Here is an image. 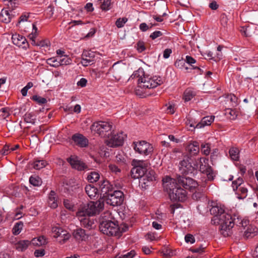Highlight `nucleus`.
<instances>
[{"instance_id": "nucleus-4", "label": "nucleus", "mask_w": 258, "mask_h": 258, "mask_svg": "<svg viewBox=\"0 0 258 258\" xmlns=\"http://www.w3.org/2000/svg\"><path fill=\"white\" fill-rule=\"evenodd\" d=\"M127 229L121 228L118 226L117 222L115 221H100L99 229L101 232L108 236H114L120 237L122 232H125Z\"/></svg>"}, {"instance_id": "nucleus-24", "label": "nucleus", "mask_w": 258, "mask_h": 258, "mask_svg": "<svg viewBox=\"0 0 258 258\" xmlns=\"http://www.w3.org/2000/svg\"><path fill=\"white\" fill-rule=\"evenodd\" d=\"M73 235L74 238L78 241H86L89 236L84 229L81 228L74 230Z\"/></svg>"}, {"instance_id": "nucleus-58", "label": "nucleus", "mask_w": 258, "mask_h": 258, "mask_svg": "<svg viewBox=\"0 0 258 258\" xmlns=\"http://www.w3.org/2000/svg\"><path fill=\"white\" fill-rule=\"evenodd\" d=\"M162 253H163V255L167 258H169L173 255L172 251L167 247L163 249Z\"/></svg>"}, {"instance_id": "nucleus-38", "label": "nucleus", "mask_w": 258, "mask_h": 258, "mask_svg": "<svg viewBox=\"0 0 258 258\" xmlns=\"http://www.w3.org/2000/svg\"><path fill=\"white\" fill-rule=\"evenodd\" d=\"M196 94V92L194 90L188 88L185 91L183 98L185 101H188L194 98Z\"/></svg>"}, {"instance_id": "nucleus-36", "label": "nucleus", "mask_w": 258, "mask_h": 258, "mask_svg": "<svg viewBox=\"0 0 258 258\" xmlns=\"http://www.w3.org/2000/svg\"><path fill=\"white\" fill-rule=\"evenodd\" d=\"M108 170L112 174L119 175L121 172V170L119 166L115 164L110 163L108 165Z\"/></svg>"}, {"instance_id": "nucleus-39", "label": "nucleus", "mask_w": 258, "mask_h": 258, "mask_svg": "<svg viewBox=\"0 0 258 258\" xmlns=\"http://www.w3.org/2000/svg\"><path fill=\"white\" fill-rule=\"evenodd\" d=\"M99 178L100 175L99 173L95 171L91 172L87 176L88 180L91 183L96 182Z\"/></svg>"}, {"instance_id": "nucleus-57", "label": "nucleus", "mask_w": 258, "mask_h": 258, "mask_svg": "<svg viewBox=\"0 0 258 258\" xmlns=\"http://www.w3.org/2000/svg\"><path fill=\"white\" fill-rule=\"evenodd\" d=\"M116 162L118 164H124L125 163V159L121 154H117L116 156Z\"/></svg>"}, {"instance_id": "nucleus-10", "label": "nucleus", "mask_w": 258, "mask_h": 258, "mask_svg": "<svg viewBox=\"0 0 258 258\" xmlns=\"http://www.w3.org/2000/svg\"><path fill=\"white\" fill-rule=\"evenodd\" d=\"M126 135L122 132L119 133H111L105 141L106 144L109 147L114 148L122 145Z\"/></svg>"}, {"instance_id": "nucleus-14", "label": "nucleus", "mask_w": 258, "mask_h": 258, "mask_svg": "<svg viewBox=\"0 0 258 258\" xmlns=\"http://www.w3.org/2000/svg\"><path fill=\"white\" fill-rule=\"evenodd\" d=\"M169 196L173 201L183 202L186 199V192L185 189L178 186L174 188L172 192H169Z\"/></svg>"}, {"instance_id": "nucleus-48", "label": "nucleus", "mask_w": 258, "mask_h": 258, "mask_svg": "<svg viewBox=\"0 0 258 258\" xmlns=\"http://www.w3.org/2000/svg\"><path fill=\"white\" fill-rule=\"evenodd\" d=\"M29 182L34 186H39L41 184V180L38 176H32L29 178Z\"/></svg>"}, {"instance_id": "nucleus-49", "label": "nucleus", "mask_w": 258, "mask_h": 258, "mask_svg": "<svg viewBox=\"0 0 258 258\" xmlns=\"http://www.w3.org/2000/svg\"><path fill=\"white\" fill-rule=\"evenodd\" d=\"M100 5V8L103 11H108L110 9L111 0H103Z\"/></svg>"}, {"instance_id": "nucleus-18", "label": "nucleus", "mask_w": 258, "mask_h": 258, "mask_svg": "<svg viewBox=\"0 0 258 258\" xmlns=\"http://www.w3.org/2000/svg\"><path fill=\"white\" fill-rule=\"evenodd\" d=\"M123 66L119 62L114 63L110 68L107 74H112L116 80L119 81L121 79V74L123 72Z\"/></svg>"}, {"instance_id": "nucleus-53", "label": "nucleus", "mask_w": 258, "mask_h": 258, "mask_svg": "<svg viewBox=\"0 0 258 258\" xmlns=\"http://www.w3.org/2000/svg\"><path fill=\"white\" fill-rule=\"evenodd\" d=\"M32 100L35 101L40 104H43L47 102V100L45 98L37 95H34L32 97Z\"/></svg>"}, {"instance_id": "nucleus-33", "label": "nucleus", "mask_w": 258, "mask_h": 258, "mask_svg": "<svg viewBox=\"0 0 258 258\" xmlns=\"http://www.w3.org/2000/svg\"><path fill=\"white\" fill-rule=\"evenodd\" d=\"M235 191L236 194L237 195V198L239 199H243L247 196V189L245 185L239 187Z\"/></svg>"}, {"instance_id": "nucleus-54", "label": "nucleus", "mask_w": 258, "mask_h": 258, "mask_svg": "<svg viewBox=\"0 0 258 258\" xmlns=\"http://www.w3.org/2000/svg\"><path fill=\"white\" fill-rule=\"evenodd\" d=\"M50 45V43L49 40L47 39L44 40H38L37 41V46L40 47H48Z\"/></svg>"}, {"instance_id": "nucleus-23", "label": "nucleus", "mask_w": 258, "mask_h": 258, "mask_svg": "<svg viewBox=\"0 0 258 258\" xmlns=\"http://www.w3.org/2000/svg\"><path fill=\"white\" fill-rule=\"evenodd\" d=\"M72 139L76 145L80 147H86L88 146V139L82 134H76L72 136Z\"/></svg>"}, {"instance_id": "nucleus-59", "label": "nucleus", "mask_w": 258, "mask_h": 258, "mask_svg": "<svg viewBox=\"0 0 258 258\" xmlns=\"http://www.w3.org/2000/svg\"><path fill=\"white\" fill-rule=\"evenodd\" d=\"M228 19L227 16L225 14H222L220 17V22L221 25L223 27H226L227 25Z\"/></svg>"}, {"instance_id": "nucleus-28", "label": "nucleus", "mask_w": 258, "mask_h": 258, "mask_svg": "<svg viewBox=\"0 0 258 258\" xmlns=\"http://www.w3.org/2000/svg\"><path fill=\"white\" fill-rule=\"evenodd\" d=\"M214 116H207L203 117L200 122L197 124L195 128H201L206 125H210L213 122Z\"/></svg>"}, {"instance_id": "nucleus-29", "label": "nucleus", "mask_w": 258, "mask_h": 258, "mask_svg": "<svg viewBox=\"0 0 258 258\" xmlns=\"http://www.w3.org/2000/svg\"><path fill=\"white\" fill-rule=\"evenodd\" d=\"M48 203L51 208L55 209L58 207L57 198L55 192L53 190L49 193Z\"/></svg>"}, {"instance_id": "nucleus-32", "label": "nucleus", "mask_w": 258, "mask_h": 258, "mask_svg": "<svg viewBox=\"0 0 258 258\" xmlns=\"http://www.w3.org/2000/svg\"><path fill=\"white\" fill-rule=\"evenodd\" d=\"M34 246H42L47 243V240L44 236H40L37 238H34L31 241V243Z\"/></svg>"}, {"instance_id": "nucleus-37", "label": "nucleus", "mask_w": 258, "mask_h": 258, "mask_svg": "<svg viewBox=\"0 0 258 258\" xmlns=\"http://www.w3.org/2000/svg\"><path fill=\"white\" fill-rule=\"evenodd\" d=\"M58 58V63L60 66L62 65H68L71 63V59L67 55L57 56Z\"/></svg>"}, {"instance_id": "nucleus-51", "label": "nucleus", "mask_w": 258, "mask_h": 258, "mask_svg": "<svg viewBox=\"0 0 258 258\" xmlns=\"http://www.w3.org/2000/svg\"><path fill=\"white\" fill-rule=\"evenodd\" d=\"M127 21V19L125 17L119 18L117 19L115 25L117 28H121L123 27L125 23Z\"/></svg>"}, {"instance_id": "nucleus-62", "label": "nucleus", "mask_w": 258, "mask_h": 258, "mask_svg": "<svg viewBox=\"0 0 258 258\" xmlns=\"http://www.w3.org/2000/svg\"><path fill=\"white\" fill-rule=\"evenodd\" d=\"M181 153V150L179 148H174L170 153V157L172 158H175L177 155Z\"/></svg>"}, {"instance_id": "nucleus-19", "label": "nucleus", "mask_w": 258, "mask_h": 258, "mask_svg": "<svg viewBox=\"0 0 258 258\" xmlns=\"http://www.w3.org/2000/svg\"><path fill=\"white\" fill-rule=\"evenodd\" d=\"M18 14L14 10L9 11L8 10L3 9L0 14L1 22L8 24L10 23L12 18L15 17Z\"/></svg>"}, {"instance_id": "nucleus-7", "label": "nucleus", "mask_w": 258, "mask_h": 258, "mask_svg": "<svg viewBox=\"0 0 258 258\" xmlns=\"http://www.w3.org/2000/svg\"><path fill=\"white\" fill-rule=\"evenodd\" d=\"M133 148L136 152L144 156L151 155L153 151V146L145 141L134 142Z\"/></svg>"}, {"instance_id": "nucleus-26", "label": "nucleus", "mask_w": 258, "mask_h": 258, "mask_svg": "<svg viewBox=\"0 0 258 258\" xmlns=\"http://www.w3.org/2000/svg\"><path fill=\"white\" fill-rule=\"evenodd\" d=\"M82 226L88 229H91L94 224L93 219H90V216H77Z\"/></svg>"}, {"instance_id": "nucleus-13", "label": "nucleus", "mask_w": 258, "mask_h": 258, "mask_svg": "<svg viewBox=\"0 0 258 258\" xmlns=\"http://www.w3.org/2000/svg\"><path fill=\"white\" fill-rule=\"evenodd\" d=\"M177 180L180 185H182L185 189L190 191L194 190L198 186V182L190 177L179 176Z\"/></svg>"}, {"instance_id": "nucleus-8", "label": "nucleus", "mask_w": 258, "mask_h": 258, "mask_svg": "<svg viewBox=\"0 0 258 258\" xmlns=\"http://www.w3.org/2000/svg\"><path fill=\"white\" fill-rule=\"evenodd\" d=\"M123 194L120 190H114L105 198L107 204L115 207L120 205L123 201Z\"/></svg>"}, {"instance_id": "nucleus-25", "label": "nucleus", "mask_w": 258, "mask_h": 258, "mask_svg": "<svg viewBox=\"0 0 258 258\" xmlns=\"http://www.w3.org/2000/svg\"><path fill=\"white\" fill-rule=\"evenodd\" d=\"M186 151L190 156L198 155L200 152L199 144L197 141L189 143L186 147Z\"/></svg>"}, {"instance_id": "nucleus-52", "label": "nucleus", "mask_w": 258, "mask_h": 258, "mask_svg": "<svg viewBox=\"0 0 258 258\" xmlns=\"http://www.w3.org/2000/svg\"><path fill=\"white\" fill-rule=\"evenodd\" d=\"M150 26L147 25L145 23H142L140 25V29L143 32L146 31L149 28H151L153 26H156L157 24L156 23L152 24L151 23L150 24Z\"/></svg>"}, {"instance_id": "nucleus-17", "label": "nucleus", "mask_w": 258, "mask_h": 258, "mask_svg": "<svg viewBox=\"0 0 258 258\" xmlns=\"http://www.w3.org/2000/svg\"><path fill=\"white\" fill-rule=\"evenodd\" d=\"M163 186L164 189L168 192H172L174 188H177L179 186L178 183L176 182L175 179L172 178L169 176H166L162 179Z\"/></svg>"}, {"instance_id": "nucleus-56", "label": "nucleus", "mask_w": 258, "mask_h": 258, "mask_svg": "<svg viewBox=\"0 0 258 258\" xmlns=\"http://www.w3.org/2000/svg\"><path fill=\"white\" fill-rule=\"evenodd\" d=\"M185 63V60L182 58L176 60L174 63V65L177 68L182 69L184 68Z\"/></svg>"}, {"instance_id": "nucleus-15", "label": "nucleus", "mask_w": 258, "mask_h": 258, "mask_svg": "<svg viewBox=\"0 0 258 258\" xmlns=\"http://www.w3.org/2000/svg\"><path fill=\"white\" fill-rule=\"evenodd\" d=\"M52 232L54 234L53 237L59 238L58 241L61 244L64 243L71 237L70 234L66 230L60 227H53L52 228Z\"/></svg>"}, {"instance_id": "nucleus-1", "label": "nucleus", "mask_w": 258, "mask_h": 258, "mask_svg": "<svg viewBox=\"0 0 258 258\" xmlns=\"http://www.w3.org/2000/svg\"><path fill=\"white\" fill-rule=\"evenodd\" d=\"M210 211L213 215L211 223L213 225H220V233L224 237L231 235L234 225L244 226L248 223L247 219H242L236 215L232 216L228 214L225 211L224 206L221 205L213 206Z\"/></svg>"}, {"instance_id": "nucleus-63", "label": "nucleus", "mask_w": 258, "mask_h": 258, "mask_svg": "<svg viewBox=\"0 0 258 258\" xmlns=\"http://www.w3.org/2000/svg\"><path fill=\"white\" fill-rule=\"evenodd\" d=\"M185 241L187 243H194L195 242V239L194 236L190 234H187L185 236Z\"/></svg>"}, {"instance_id": "nucleus-22", "label": "nucleus", "mask_w": 258, "mask_h": 258, "mask_svg": "<svg viewBox=\"0 0 258 258\" xmlns=\"http://www.w3.org/2000/svg\"><path fill=\"white\" fill-rule=\"evenodd\" d=\"M68 161L73 168L76 169L78 170H84L87 168V166L84 162L79 160L76 157L71 156L68 159Z\"/></svg>"}, {"instance_id": "nucleus-46", "label": "nucleus", "mask_w": 258, "mask_h": 258, "mask_svg": "<svg viewBox=\"0 0 258 258\" xmlns=\"http://www.w3.org/2000/svg\"><path fill=\"white\" fill-rule=\"evenodd\" d=\"M201 152L203 154L206 156L209 155L211 152L210 144L209 143L202 144L201 145Z\"/></svg>"}, {"instance_id": "nucleus-12", "label": "nucleus", "mask_w": 258, "mask_h": 258, "mask_svg": "<svg viewBox=\"0 0 258 258\" xmlns=\"http://www.w3.org/2000/svg\"><path fill=\"white\" fill-rule=\"evenodd\" d=\"M201 164L200 165V170L201 172L205 174L209 180H214L216 173L214 171L213 168L209 164V160L207 158H200Z\"/></svg>"}, {"instance_id": "nucleus-27", "label": "nucleus", "mask_w": 258, "mask_h": 258, "mask_svg": "<svg viewBox=\"0 0 258 258\" xmlns=\"http://www.w3.org/2000/svg\"><path fill=\"white\" fill-rule=\"evenodd\" d=\"M99 189L103 195V198H105L108 194L112 192V188L108 181L103 180L101 184L99 185Z\"/></svg>"}, {"instance_id": "nucleus-16", "label": "nucleus", "mask_w": 258, "mask_h": 258, "mask_svg": "<svg viewBox=\"0 0 258 258\" xmlns=\"http://www.w3.org/2000/svg\"><path fill=\"white\" fill-rule=\"evenodd\" d=\"M95 52L91 50H84L82 54L81 63L87 67L93 64L95 61Z\"/></svg>"}, {"instance_id": "nucleus-34", "label": "nucleus", "mask_w": 258, "mask_h": 258, "mask_svg": "<svg viewBox=\"0 0 258 258\" xmlns=\"http://www.w3.org/2000/svg\"><path fill=\"white\" fill-rule=\"evenodd\" d=\"M25 122L34 124L36 120V115L33 112H27L24 115Z\"/></svg>"}, {"instance_id": "nucleus-44", "label": "nucleus", "mask_w": 258, "mask_h": 258, "mask_svg": "<svg viewBox=\"0 0 258 258\" xmlns=\"http://www.w3.org/2000/svg\"><path fill=\"white\" fill-rule=\"evenodd\" d=\"M113 216L109 211L104 212L101 216V221H112Z\"/></svg>"}, {"instance_id": "nucleus-55", "label": "nucleus", "mask_w": 258, "mask_h": 258, "mask_svg": "<svg viewBox=\"0 0 258 258\" xmlns=\"http://www.w3.org/2000/svg\"><path fill=\"white\" fill-rule=\"evenodd\" d=\"M204 194L200 191H196L192 195L194 200L198 201L204 198Z\"/></svg>"}, {"instance_id": "nucleus-6", "label": "nucleus", "mask_w": 258, "mask_h": 258, "mask_svg": "<svg viewBox=\"0 0 258 258\" xmlns=\"http://www.w3.org/2000/svg\"><path fill=\"white\" fill-rule=\"evenodd\" d=\"M247 220L249 222L248 220ZM248 224L249 222L246 226H244L235 225V228H237L238 230V233H236V234L238 235V237L239 238L247 239L252 238L257 234V228L255 226L248 225Z\"/></svg>"}, {"instance_id": "nucleus-3", "label": "nucleus", "mask_w": 258, "mask_h": 258, "mask_svg": "<svg viewBox=\"0 0 258 258\" xmlns=\"http://www.w3.org/2000/svg\"><path fill=\"white\" fill-rule=\"evenodd\" d=\"M104 208L103 201L98 200L96 202H90L80 206L77 212V216H93L98 214Z\"/></svg>"}, {"instance_id": "nucleus-43", "label": "nucleus", "mask_w": 258, "mask_h": 258, "mask_svg": "<svg viewBox=\"0 0 258 258\" xmlns=\"http://www.w3.org/2000/svg\"><path fill=\"white\" fill-rule=\"evenodd\" d=\"M46 63L49 66L54 68L60 66V63H58V58H57L56 56L48 58L46 60Z\"/></svg>"}, {"instance_id": "nucleus-61", "label": "nucleus", "mask_w": 258, "mask_h": 258, "mask_svg": "<svg viewBox=\"0 0 258 258\" xmlns=\"http://www.w3.org/2000/svg\"><path fill=\"white\" fill-rule=\"evenodd\" d=\"M136 254V252L134 250H132L131 251L126 253V254H122L120 256V258H133L135 255Z\"/></svg>"}, {"instance_id": "nucleus-35", "label": "nucleus", "mask_w": 258, "mask_h": 258, "mask_svg": "<svg viewBox=\"0 0 258 258\" xmlns=\"http://www.w3.org/2000/svg\"><path fill=\"white\" fill-rule=\"evenodd\" d=\"M47 162L44 160L36 159L33 163V167L36 170H40L46 166Z\"/></svg>"}, {"instance_id": "nucleus-31", "label": "nucleus", "mask_w": 258, "mask_h": 258, "mask_svg": "<svg viewBox=\"0 0 258 258\" xmlns=\"http://www.w3.org/2000/svg\"><path fill=\"white\" fill-rule=\"evenodd\" d=\"M85 189L86 194L90 199L95 198L98 193L97 188L91 184L87 185Z\"/></svg>"}, {"instance_id": "nucleus-40", "label": "nucleus", "mask_w": 258, "mask_h": 258, "mask_svg": "<svg viewBox=\"0 0 258 258\" xmlns=\"http://www.w3.org/2000/svg\"><path fill=\"white\" fill-rule=\"evenodd\" d=\"M23 223L21 221L16 223L13 228V233L15 235L20 234L23 229Z\"/></svg>"}, {"instance_id": "nucleus-42", "label": "nucleus", "mask_w": 258, "mask_h": 258, "mask_svg": "<svg viewBox=\"0 0 258 258\" xmlns=\"http://www.w3.org/2000/svg\"><path fill=\"white\" fill-rule=\"evenodd\" d=\"M229 155L231 159L235 161H237L239 159V151L238 149L236 148H232L229 150Z\"/></svg>"}, {"instance_id": "nucleus-41", "label": "nucleus", "mask_w": 258, "mask_h": 258, "mask_svg": "<svg viewBox=\"0 0 258 258\" xmlns=\"http://www.w3.org/2000/svg\"><path fill=\"white\" fill-rule=\"evenodd\" d=\"M243 185H244L243 179L242 178L239 177L232 182V186L233 189L235 191Z\"/></svg>"}, {"instance_id": "nucleus-47", "label": "nucleus", "mask_w": 258, "mask_h": 258, "mask_svg": "<svg viewBox=\"0 0 258 258\" xmlns=\"http://www.w3.org/2000/svg\"><path fill=\"white\" fill-rule=\"evenodd\" d=\"M10 115V109L8 107L3 108L0 110V118L5 119Z\"/></svg>"}, {"instance_id": "nucleus-20", "label": "nucleus", "mask_w": 258, "mask_h": 258, "mask_svg": "<svg viewBox=\"0 0 258 258\" xmlns=\"http://www.w3.org/2000/svg\"><path fill=\"white\" fill-rule=\"evenodd\" d=\"M156 179L155 173L152 170H146V173L144 175L142 179H140V183L141 184L143 188H146V186H148V182L154 181Z\"/></svg>"}, {"instance_id": "nucleus-21", "label": "nucleus", "mask_w": 258, "mask_h": 258, "mask_svg": "<svg viewBox=\"0 0 258 258\" xmlns=\"http://www.w3.org/2000/svg\"><path fill=\"white\" fill-rule=\"evenodd\" d=\"M12 40L13 44L18 47H22L23 48H27L28 43L25 37L23 36L15 34L12 36Z\"/></svg>"}, {"instance_id": "nucleus-2", "label": "nucleus", "mask_w": 258, "mask_h": 258, "mask_svg": "<svg viewBox=\"0 0 258 258\" xmlns=\"http://www.w3.org/2000/svg\"><path fill=\"white\" fill-rule=\"evenodd\" d=\"M132 79L138 78L139 86L142 88L151 89L161 85L164 82V79L160 76L151 77L145 74L143 69H139L135 71L131 77Z\"/></svg>"}, {"instance_id": "nucleus-45", "label": "nucleus", "mask_w": 258, "mask_h": 258, "mask_svg": "<svg viewBox=\"0 0 258 258\" xmlns=\"http://www.w3.org/2000/svg\"><path fill=\"white\" fill-rule=\"evenodd\" d=\"M225 114L230 119H235L237 116V113L235 110L230 108L225 109Z\"/></svg>"}, {"instance_id": "nucleus-64", "label": "nucleus", "mask_w": 258, "mask_h": 258, "mask_svg": "<svg viewBox=\"0 0 258 258\" xmlns=\"http://www.w3.org/2000/svg\"><path fill=\"white\" fill-rule=\"evenodd\" d=\"M137 49L140 52L144 51L145 50L144 43L143 41H139L137 44Z\"/></svg>"}, {"instance_id": "nucleus-50", "label": "nucleus", "mask_w": 258, "mask_h": 258, "mask_svg": "<svg viewBox=\"0 0 258 258\" xmlns=\"http://www.w3.org/2000/svg\"><path fill=\"white\" fill-rule=\"evenodd\" d=\"M32 27H33L32 32H31V33H30L28 35V37L30 39L31 41L33 39H35V38L37 37V36L38 35L37 28L36 27V25L34 23H33L32 24Z\"/></svg>"}, {"instance_id": "nucleus-11", "label": "nucleus", "mask_w": 258, "mask_h": 258, "mask_svg": "<svg viewBox=\"0 0 258 258\" xmlns=\"http://www.w3.org/2000/svg\"><path fill=\"white\" fill-rule=\"evenodd\" d=\"M135 166L131 170V174L135 179H142L147 170V164L143 161H135Z\"/></svg>"}, {"instance_id": "nucleus-60", "label": "nucleus", "mask_w": 258, "mask_h": 258, "mask_svg": "<svg viewBox=\"0 0 258 258\" xmlns=\"http://www.w3.org/2000/svg\"><path fill=\"white\" fill-rule=\"evenodd\" d=\"M63 205L67 209L70 210H73L74 205L70 200L68 199L64 200Z\"/></svg>"}, {"instance_id": "nucleus-30", "label": "nucleus", "mask_w": 258, "mask_h": 258, "mask_svg": "<svg viewBox=\"0 0 258 258\" xmlns=\"http://www.w3.org/2000/svg\"><path fill=\"white\" fill-rule=\"evenodd\" d=\"M30 244L31 241L28 240H20L15 245L16 249L19 251H25Z\"/></svg>"}, {"instance_id": "nucleus-5", "label": "nucleus", "mask_w": 258, "mask_h": 258, "mask_svg": "<svg viewBox=\"0 0 258 258\" xmlns=\"http://www.w3.org/2000/svg\"><path fill=\"white\" fill-rule=\"evenodd\" d=\"M92 132L97 133L102 138L109 137L112 133V125L106 121L94 122L91 126Z\"/></svg>"}, {"instance_id": "nucleus-9", "label": "nucleus", "mask_w": 258, "mask_h": 258, "mask_svg": "<svg viewBox=\"0 0 258 258\" xmlns=\"http://www.w3.org/2000/svg\"><path fill=\"white\" fill-rule=\"evenodd\" d=\"M192 160L189 156L185 157L179 163V170L183 174H194V172L197 169L198 165L196 164H192Z\"/></svg>"}]
</instances>
